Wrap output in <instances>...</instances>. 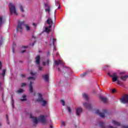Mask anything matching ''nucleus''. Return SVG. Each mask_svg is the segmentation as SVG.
Instances as JSON below:
<instances>
[{
    "mask_svg": "<svg viewBox=\"0 0 128 128\" xmlns=\"http://www.w3.org/2000/svg\"><path fill=\"white\" fill-rule=\"evenodd\" d=\"M121 102L122 104H128V95L124 96L121 98Z\"/></svg>",
    "mask_w": 128,
    "mask_h": 128,
    "instance_id": "obj_6",
    "label": "nucleus"
},
{
    "mask_svg": "<svg viewBox=\"0 0 128 128\" xmlns=\"http://www.w3.org/2000/svg\"><path fill=\"white\" fill-rule=\"evenodd\" d=\"M28 80H36V78H34V77H32V76H30V77H28Z\"/></svg>",
    "mask_w": 128,
    "mask_h": 128,
    "instance_id": "obj_34",
    "label": "nucleus"
},
{
    "mask_svg": "<svg viewBox=\"0 0 128 128\" xmlns=\"http://www.w3.org/2000/svg\"><path fill=\"white\" fill-rule=\"evenodd\" d=\"M62 126H66V122H64V121H62Z\"/></svg>",
    "mask_w": 128,
    "mask_h": 128,
    "instance_id": "obj_41",
    "label": "nucleus"
},
{
    "mask_svg": "<svg viewBox=\"0 0 128 128\" xmlns=\"http://www.w3.org/2000/svg\"><path fill=\"white\" fill-rule=\"evenodd\" d=\"M6 69H4L3 70V72H2V76H3V78H4V76H6Z\"/></svg>",
    "mask_w": 128,
    "mask_h": 128,
    "instance_id": "obj_26",
    "label": "nucleus"
},
{
    "mask_svg": "<svg viewBox=\"0 0 128 128\" xmlns=\"http://www.w3.org/2000/svg\"><path fill=\"white\" fill-rule=\"evenodd\" d=\"M86 74H88V72H85L81 74L80 76H81V78H84V76H86Z\"/></svg>",
    "mask_w": 128,
    "mask_h": 128,
    "instance_id": "obj_25",
    "label": "nucleus"
},
{
    "mask_svg": "<svg viewBox=\"0 0 128 128\" xmlns=\"http://www.w3.org/2000/svg\"><path fill=\"white\" fill-rule=\"evenodd\" d=\"M9 8H10V14H14L16 16H18V12H16V6H14V4L12 3H10L9 5Z\"/></svg>",
    "mask_w": 128,
    "mask_h": 128,
    "instance_id": "obj_2",
    "label": "nucleus"
},
{
    "mask_svg": "<svg viewBox=\"0 0 128 128\" xmlns=\"http://www.w3.org/2000/svg\"><path fill=\"white\" fill-rule=\"evenodd\" d=\"M32 84H34V82L30 81L29 85L30 92V94L34 92V88H32Z\"/></svg>",
    "mask_w": 128,
    "mask_h": 128,
    "instance_id": "obj_12",
    "label": "nucleus"
},
{
    "mask_svg": "<svg viewBox=\"0 0 128 128\" xmlns=\"http://www.w3.org/2000/svg\"><path fill=\"white\" fill-rule=\"evenodd\" d=\"M112 123L114 124L115 126H120V123L119 122H118L114 120H112Z\"/></svg>",
    "mask_w": 128,
    "mask_h": 128,
    "instance_id": "obj_15",
    "label": "nucleus"
},
{
    "mask_svg": "<svg viewBox=\"0 0 128 128\" xmlns=\"http://www.w3.org/2000/svg\"><path fill=\"white\" fill-rule=\"evenodd\" d=\"M100 98L101 100H102V102H104V104L108 102V98H104L102 96H100Z\"/></svg>",
    "mask_w": 128,
    "mask_h": 128,
    "instance_id": "obj_14",
    "label": "nucleus"
},
{
    "mask_svg": "<svg viewBox=\"0 0 128 128\" xmlns=\"http://www.w3.org/2000/svg\"><path fill=\"white\" fill-rule=\"evenodd\" d=\"M2 62H0V70H2Z\"/></svg>",
    "mask_w": 128,
    "mask_h": 128,
    "instance_id": "obj_43",
    "label": "nucleus"
},
{
    "mask_svg": "<svg viewBox=\"0 0 128 128\" xmlns=\"http://www.w3.org/2000/svg\"><path fill=\"white\" fill-rule=\"evenodd\" d=\"M20 10L21 12H24V7L22 6H20Z\"/></svg>",
    "mask_w": 128,
    "mask_h": 128,
    "instance_id": "obj_29",
    "label": "nucleus"
},
{
    "mask_svg": "<svg viewBox=\"0 0 128 128\" xmlns=\"http://www.w3.org/2000/svg\"><path fill=\"white\" fill-rule=\"evenodd\" d=\"M85 108H88V110H92V104L88 103L83 104Z\"/></svg>",
    "mask_w": 128,
    "mask_h": 128,
    "instance_id": "obj_9",
    "label": "nucleus"
},
{
    "mask_svg": "<svg viewBox=\"0 0 128 128\" xmlns=\"http://www.w3.org/2000/svg\"><path fill=\"white\" fill-rule=\"evenodd\" d=\"M83 98H84L86 100H88V95L86 94H82Z\"/></svg>",
    "mask_w": 128,
    "mask_h": 128,
    "instance_id": "obj_20",
    "label": "nucleus"
},
{
    "mask_svg": "<svg viewBox=\"0 0 128 128\" xmlns=\"http://www.w3.org/2000/svg\"><path fill=\"white\" fill-rule=\"evenodd\" d=\"M28 48V46H22V48Z\"/></svg>",
    "mask_w": 128,
    "mask_h": 128,
    "instance_id": "obj_46",
    "label": "nucleus"
},
{
    "mask_svg": "<svg viewBox=\"0 0 128 128\" xmlns=\"http://www.w3.org/2000/svg\"><path fill=\"white\" fill-rule=\"evenodd\" d=\"M36 72H32V71H31V72H30V75L32 76H36Z\"/></svg>",
    "mask_w": 128,
    "mask_h": 128,
    "instance_id": "obj_28",
    "label": "nucleus"
},
{
    "mask_svg": "<svg viewBox=\"0 0 128 128\" xmlns=\"http://www.w3.org/2000/svg\"><path fill=\"white\" fill-rule=\"evenodd\" d=\"M92 94H96V90H93Z\"/></svg>",
    "mask_w": 128,
    "mask_h": 128,
    "instance_id": "obj_48",
    "label": "nucleus"
},
{
    "mask_svg": "<svg viewBox=\"0 0 128 128\" xmlns=\"http://www.w3.org/2000/svg\"><path fill=\"white\" fill-rule=\"evenodd\" d=\"M38 70H44V69L42 68V66H39Z\"/></svg>",
    "mask_w": 128,
    "mask_h": 128,
    "instance_id": "obj_37",
    "label": "nucleus"
},
{
    "mask_svg": "<svg viewBox=\"0 0 128 128\" xmlns=\"http://www.w3.org/2000/svg\"><path fill=\"white\" fill-rule=\"evenodd\" d=\"M128 78V76L126 75V76H121V80H126V78Z\"/></svg>",
    "mask_w": 128,
    "mask_h": 128,
    "instance_id": "obj_18",
    "label": "nucleus"
},
{
    "mask_svg": "<svg viewBox=\"0 0 128 128\" xmlns=\"http://www.w3.org/2000/svg\"><path fill=\"white\" fill-rule=\"evenodd\" d=\"M54 64L56 66H59L62 64V61L60 60H56L54 62Z\"/></svg>",
    "mask_w": 128,
    "mask_h": 128,
    "instance_id": "obj_16",
    "label": "nucleus"
},
{
    "mask_svg": "<svg viewBox=\"0 0 128 128\" xmlns=\"http://www.w3.org/2000/svg\"><path fill=\"white\" fill-rule=\"evenodd\" d=\"M26 84V83H22V86H25Z\"/></svg>",
    "mask_w": 128,
    "mask_h": 128,
    "instance_id": "obj_45",
    "label": "nucleus"
},
{
    "mask_svg": "<svg viewBox=\"0 0 128 128\" xmlns=\"http://www.w3.org/2000/svg\"><path fill=\"white\" fill-rule=\"evenodd\" d=\"M108 76H110V78H112V82H116L118 80V76L116 75V73L114 72L112 75H110V73H108Z\"/></svg>",
    "mask_w": 128,
    "mask_h": 128,
    "instance_id": "obj_5",
    "label": "nucleus"
},
{
    "mask_svg": "<svg viewBox=\"0 0 128 128\" xmlns=\"http://www.w3.org/2000/svg\"><path fill=\"white\" fill-rule=\"evenodd\" d=\"M100 126L102 128H106V126H104V123L102 122H100Z\"/></svg>",
    "mask_w": 128,
    "mask_h": 128,
    "instance_id": "obj_22",
    "label": "nucleus"
},
{
    "mask_svg": "<svg viewBox=\"0 0 128 128\" xmlns=\"http://www.w3.org/2000/svg\"><path fill=\"white\" fill-rule=\"evenodd\" d=\"M42 64H43V66H46V64H47L48 66H50V60L48 59L46 62H42Z\"/></svg>",
    "mask_w": 128,
    "mask_h": 128,
    "instance_id": "obj_19",
    "label": "nucleus"
},
{
    "mask_svg": "<svg viewBox=\"0 0 128 128\" xmlns=\"http://www.w3.org/2000/svg\"><path fill=\"white\" fill-rule=\"evenodd\" d=\"M56 56H58V53H56Z\"/></svg>",
    "mask_w": 128,
    "mask_h": 128,
    "instance_id": "obj_53",
    "label": "nucleus"
},
{
    "mask_svg": "<svg viewBox=\"0 0 128 128\" xmlns=\"http://www.w3.org/2000/svg\"><path fill=\"white\" fill-rule=\"evenodd\" d=\"M82 108H76V116H79L80 114H82Z\"/></svg>",
    "mask_w": 128,
    "mask_h": 128,
    "instance_id": "obj_8",
    "label": "nucleus"
},
{
    "mask_svg": "<svg viewBox=\"0 0 128 128\" xmlns=\"http://www.w3.org/2000/svg\"><path fill=\"white\" fill-rule=\"evenodd\" d=\"M47 24H52V20L50 18H48L47 20Z\"/></svg>",
    "mask_w": 128,
    "mask_h": 128,
    "instance_id": "obj_17",
    "label": "nucleus"
},
{
    "mask_svg": "<svg viewBox=\"0 0 128 128\" xmlns=\"http://www.w3.org/2000/svg\"><path fill=\"white\" fill-rule=\"evenodd\" d=\"M116 82H118V84H120V80L117 79Z\"/></svg>",
    "mask_w": 128,
    "mask_h": 128,
    "instance_id": "obj_42",
    "label": "nucleus"
},
{
    "mask_svg": "<svg viewBox=\"0 0 128 128\" xmlns=\"http://www.w3.org/2000/svg\"><path fill=\"white\" fill-rule=\"evenodd\" d=\"M39 120H40L42 124H46V118H44V116L42 115L40 118Z\"/></svg>",
    "mask_w": 128,
    "mask_h": 128,
    "instance_id": "obj_10",
    "label": "nucleus"
},
{
    "mask_svg": "<svg viewBox=\"0 0 128 128\" xmlns=\"http://www.w3.org/2000/svg\"><path fill=\"white\" fill-rule=\"evenodd\" d=\"M60 102H62V106H64V104H66V102H64V100H60Z\"/></svg>",
    "mask_w": 128,
    "mask_h": 128,
    "instance_id": "obj_35",
    "label": "nucleus"
},
{
    "mask_svg": "<svg viewBox=\"0 0 128 128\" xmlns=\"http://www.w3.org/2000/svg\"><path fill=\"white\" fill-rule=\"evenodd\" d=\"M12 106H14V104H12Z\"/></svg>",
    "mask_w": 128,
    "mask_h": 128,
    "instance_id": "obj_55",
    "label": "nucleus"
},
{
    "mask_svg": "<svg viewBox=\"0 0 128 128\" xmlns=\"http://www.w3.org/2000/svg\"><path fill=\"white\" fill-rule=\"evenodd\" d=\"M112 92L113 94H114L116 92V89H112Z\"/></svg>",
    "mask_w": 128,
    "mask_h": 128,
    "instance_id": "obj_39",
    "label": "nucleus"
},
{
    "mask_svg": "<svg viewBox=\"0 0 128 128\" xmlns=\"http://www.w3.org/2000/svg\"><path fill=\"white\" fill-rule=\"evenodd\" d=\"M45 10L46 12H50V6H48V8L47 9H46Z\"/></svg>",
    "mask_w": 128,
    "mask_h": 128,
    "instance_id": "obj_33",
    "label": "nucleus"
},
{
    "mask_svg": "<svg viewBox=\"0 0 128 128\" xmlns=\"http://www.w3.org/2000/svg\"><path fill=\"white\" fill-rule=\"evenodd\" d=\"M23 90H24L20 88V89L18 90H17L16 92H17V94H20L21 92H22Z\"/></svg>",
    "mask_w": 128,
    "mask_h": 128,
    "instance_id": "obj_27",
    "label": "nucleus"
},
{
    "mask_svg": "<svg viewBox=\"0 0 128 128\" xmlns=\"http://www.w3.org/2000/svg\"><path fill=\"white\" fill-rule=\"evenodd\" d=\"M34 96H36V93H34Z\"/></svg>",
    "mask_w": 128,
    "mask_h": 128,
    "instance_id": "obj_54",
    "label": "nucleus"
},
{
    "mask_svg": "<svg viewBox=\"0 0 128 128\" xmlns=\"http://www.w3.org/2000/svg\"><path fill=\"white\" fill-rule=\"evenodd\" d=\"M22 98L20 99V102H24L26 100V95H24L22 96Z\"/></svg>",
    "mask_w": 128,
    "mask_h": 128,
    "instance_id": "obj_21",
    "label": "nucleus"
},
{
    "mask_svg": "<svg viewBox=\"0 0 128 128\" xmlns=\"http://www.w3.org/2000/svg\"><path fill=\"white\" fill-rule=\"evenodd\" d=\"M58 72H60V68H58Z\"/></svg>",
    "mask_w": 128,
    "mask_h": 128,
    "instance_id": "obj_51",
    "label": "nucleus"
},
{
    "mask_svg": "<svg viewBox=\"0 0 128 128\" xmlns=\"http://www.w3.org/2000/svg\"><path fill=\"white\" fill-rule=\"evenodd\" d=\"M36 60V64L40 65V55L37 56L35 58Z\"/></svg>",
    "mask_w": 128,
    "mask_h": 128,
    "instance_id": "obj_7",
    "label": "nucleus"
},
{
    "mask_svg": "<svg viewBox=\"0 0 128 128\" xmlns=\"http://www.w3.org/2000/svg\"><path fill=\"white\" fill-rule=\"evenodd\" d=\"M4 22V21H2V17H0V26H2V24Z\"/></svg>",
    "mask_w": 128,
    "mask_h": 128,
    "instance_id": "obj_24",
    "label": "nucleus"
},
{
    "mask_svg": "<svg viewBox=\"0 0 128 128\" xmlns=\"http://www.w3.org/2000/svg\"><path fill=\"white\" fill-rule=\"evenodd\" d=\"M24 52H26V50H23L20 52L21 54H24Z\"/></svg>",
    "mask_w": 128,
    "mask_h": 128,
    "instance_id": "obj_44",
    "label": "nucleus"
},
{
    "mask_svg": "<svg viewBox=\"0 0 128 128\" xmlns=\"http://www.w3.org/2000/svg\"><path fill=\"white\" fill-rule=\"evenodd\" d=\"M32 46H34V43H33V44H32Z\"/></svg>",
    "mask_w": 128,
    "mask_h": 128,
    "instance_id": "obj_52",
    "label": "nucleus"
},
{
    "mask_svg": "<svg viewBox=\"0 0 128 128\" xmlns=\"http://www.w3.org/2000/svg\"><path fill=\"white\" fill-rule=\"evenodd\" d=\"M67 110H68L69 114H70L72 112V109H70V106L67 107Z\"/></svg>",
    "mask_w": 128,
    "mask_h": 128,
    "instance_id": "obj_30",
    "label": "nucleus"
},
{
    "mask_svg": "<svg viewBox=\"0 0 128 128\" xmlns=\"http://www.w3.org/2000/svg\"><path fill=\"white\" fill-rule=\"evenodd\" d=\"M56 42V40L54 38H52V44L53 46H54V43Z\"/></svg>",
    "mask_w": 128,
    "mask_h": 128,
    "instance_id": "obj_31",
    "label": "nucleus"
},
{
    "mask_svg": "<svg viewBox=\"0 0 128 128\" xmlns=\"http://www.w3.org/2000/svg\"><path fill=\"white\" fill-rule=\"evenodd\" d=\"M12 46H13V48H12V52H14V46H16V43L14 42L13 44H12Z\"/></svg>",
    "mask_w": 128,
    "mask_h": 128,
    "instance_id": "obj_38",
    "label": "nucleus"
},
{
    "mask_svg": "<svg viewBox=\"0 0 128 128\" xmlns=\"http://www.w3.org/2000/svg\"><path fill=\"white\" fill-rule=\"evenodd\" d=\"M6 118L7 120L8 124H10V121H8V114H6Z\"/></svg>",
    "mask_w": 128,
    "mask_h": 128,
    "instance_id": "obj_32",
    "label": "nucleus"
},
{
    "mask_svg": "<svg viewBox=\"0 0 128 128\" xmlns=\"http://www.w3.org/2000/svg\"><path fill=\"white\" fill-rule=\"evenodd\" d=\"M22 26H24L26 30L28 31L30 30V27L28 24H26V21H20L18 20V26H16L17 32H22Z\"/></svg>",
    "mask_w": 128,
    "mask_h": 128,
    "instance_id": "obj_1",
    "label": "nucleus"
},
{
    "mask_svg": "<svg viewBox=\"0 0 128 128\" xmlns=\"http://www.w3.org/2000/svg\"><path fill=\"white\" fill-rule=\"evenodd\" d=\"M58 8H60V6L58 7Z\"/></svg>",
    "mask_w": 128,
    "mask_h": 128,
    "instance_id": "obj_56",
    "label": "nucleus"
},
{
    "mask_svg": "<svg viewBox=\"0 0 128 128\" xmlns=\"http://www.w3.org/2000/svg\"><path fill=\"white\" fill-rule=\"evenodd\" d=\"M30 118L34 120V124H36L38 122V118H36V117L32 116V114H30Z\"/></svg>",
    "mask_w": 128,
    "mask_h": 128,
    "instance_id": "obj_11",
    "label": "nucleus"
},
{
    "mask_svg": "<svg viewBox=\"0 0 128 128\" xmlns=\"http://www.w3.org/2000/svg\"><path fill=\"white\" fill-rule=\"evenodd\" d=\"M38 98L36 100V102H42V106H46V101L44 100V98H42V95L41 94L38 93Z\"/></svg>",
    "mask_w": 128,
    "mask_h": 128,
    "instance_id": "obj_3",
    "label": "nucleus"
},
{
    "mask_svg": "<svg viewBox=\"0 0 128 128\" xmlns=\"http://www.w3.org/2000/svg\"><path fill=\"white\" fill-rule=\"evenodd\" d=\"M52 25L49 26L48 27V28H52Z\"/></svg>",
    "mask_w": 128,
    "mask_h": 128,
    "instance_id": "obj_49",
    "label": "nucleus"
},
{
    "mask_svg": "<svg viewBox=\"0 0 128 128\" xmlns=\"http://www.w3.org/2000/svg\"><path fill=\"white\" fill-rule=\"evenodd\" d=\"M122 128H128V125L123 126Z\"/></svg>",
    "mask_w": 128,
    "mask_h": 128,
    "instance_id": "obj_40",
    "label": "nucleus"
},
{
    "mask_svg": "<svg viewBox=\"0 0 128 128\" xmlns=\"http://www.w3.org/2000/svg\"><path fill=\"white\" fill-rule=\"evenodd\" d=\"M2 124L0 122V128H2Z\"/></svg>",
    "mask_w": 128,
    "mask_h": 128,
    "instance_id": "obj_47",
    "label": "nucleus"
},
{
    "mask_svg": "<svg viewBox=\"0 0 128 128\" xmlns=\"http://www.w3.org/2000/svg\"><path fill=\"white\" fill-rule=\"evenodd\" d=\"M96 114L100 116L101 118H104L105 114H108V110H103V112H100L99 110H96Z\"/></svg>",
    "mask_w": 128,
    "mask_h": 128,
    "instance_id": "obj_4",
    "label": "nucleus"
},
{
    "mask_svg": "<svg viewBox=\"0 0 128 128\" xmlns=\"http://www.w3.org/2000/svg\"><path fill=\"white\" fill-rule=\"evenodd\" d=\"M42 78L46 82H48V80H50V76L48 74L42 75Z\"/></svg>",
    "mask_w": 128,
    "mask_h": 128,
    "instance_id": "obj_13",
    "label": "nucleus"
},
{
    "mask_svg": "<svg viewBox=\"0 0 128 128\" xmlns=\"http://www.w3.org/2000/svg\"><path fill=\"white\" fill-rule=\"evenodd\" d=\"M21 78H26V74H21Z\"/></svg>",
    "mask_w": 128,
    "mask_h": 128,
    "instance_id": "obj_36",
    "label": "nucleus"
},
{
    "mask_svg": "<svg viewBox=\"0 0 128 128\" xmlns=\"http://www.w3.org/2000/svg\"><path fill=\"white\" fill-rule=\"evenodd\" d=\"M32 24L34 26H36V24L34 23H33Z\"/></svg>",
    "mask_w": 128,
    "mask_h": 128,
    "instance_id": "obj_50",
    "label": "nucleus"
},
{
    "mask_svg": "<svg viewBox=\"0 0 128 128\" xmlns=\"http://www.w3.org/2000/svg\"><path fill=\"white\" fill-rule=\"evenodd\" d=\"M45 32L47 34H48L50 33V28H48V27H46L45 28Z\"/></svg>",
    "mask_w": 128,
    "mask_h": 128,
    "instance_id": "obj_23",
    "label": "nucleus"
}]
</instances>
